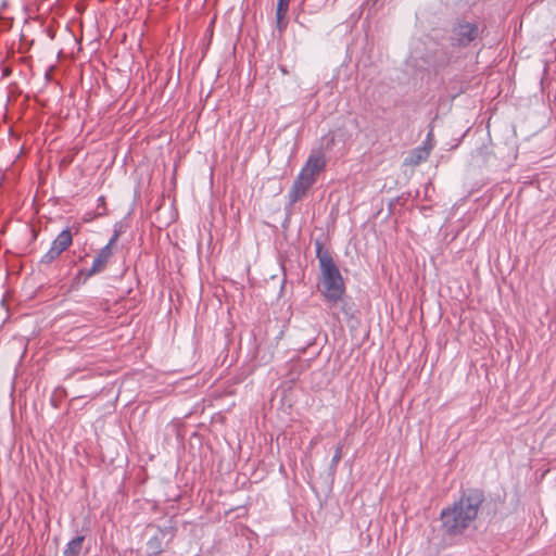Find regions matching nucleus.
<instances>
[{
  "label": "nucleus",
  "mask_w": 556,
  "mask_h": 556,
  "mask_svg": "<svg viewBox=\"0 0 556 556\" xmlns=\"http://www.w3.org/2000/svg\"><path fill=\"white\" fill-rule=\"evenodd\" d=\"M484 502V494L479 489L462 492L459 498L443 508L440 514L442 529L450 536L462 535L477 519Z\"/></svg>",
  "instance_id": "obj_1"
},
{
  "label": "nucleus",
  "mask_w": 556,
  "mask_h": 556,
  "mask_svg": "<svg viewBox=\"0 0 556 556\" xmlns=\"http://www.w3.org/2000/svg\"><path fill=\"white\" fill-rule=\"evenodd\" d=\"M326 166L327 159L321 151H313L308 155L290 189L289 200L291 203H296L305 197L307 190L317 181L318 175L325 170Z\"/></svg>",
  "instance_id": "obj_2"
},
{
  "label": "nucleus",
  "mask_w": 556,
  "mask_h": 556,
  "mask_svg": "<svg viewBox=\"0 0 556 556\" xmlns=\"http://www.w3.org/2000/svg\"><path fill=\"white\" fill-rule=\"evenodd\" d=\"M318 260L321 274V293L326 301L338 303L345 292V286L340 270L328 253L318 254Z\"/></svg>",
  "instance_id": "obj_3"
},
{
  "label": "nucleus",
  "mask_w": 556,
  "mask_h": 556,
  "mask_svg": "<svg viewBox=\"0 0 556 556\" xmlns=\"http://www.w3.org/2000/svg\"><path fill=\"white\" fill-rule=\"evenodd\" d=\"M118 232L115 231L111 237L110 241L106 245H104L96 255L92 265L87 274L88 277H91L98 273H101L105 269L108 263L110 262L113 255V249L118 240Z\"/></svg>",
  "instance_id": "obj_4"
},
{
  "label": "nucleus",
  "mask_w": 556,
  "mask_h": 556,
  "mask_svg": "<svg viewBox=\"0 0 556 556\" xmlns=\"http://www.w3.org/2000/svg\"><path fill=\"white\" fill-rule=\"evenodd\" d=\"M457 42L460 46H467L476 39L478 26L471 23H460L454 30Z\"/></svg>",
  "instance_id": "obj_5"
},
{
  "label": "nucleus",
  "mask_w": 556,
  "mask_h": 556,
  "mask_svg": "<svg viewBox=\"0 0 556 556\" xmlns=\"http://www.w3.org/2000/svg\"><path fill=\"white\" fill-rule=\"evenodd\" d=\"M432 146L428 142H425L422 146L414 149L409 155L405 160V164L410 166H417L421 162L426 161L430 155V151Z\"/></svg>",
  "instance_id": "obj_6"
},
{
  "label": "nucleus",
  "mask_w": 556,
  "mask_h": 556,
  "mask_svg": "<svg viewBox=\"0 0 556 556\" xmlns=\"http://www.w3.org/2000/svg\"><path fill=\"white\" fill-rule=\"evenodd\" d=\"M291 0H278L277 11H276V23L277 27L280 31L285 30L287 27V14L289 11Z\"/></svg>",
  "instance_id": "obj_7"
},
{
  "label": "nucleus",
  "mask_w": 556,
  "mask_h": 556,
  "mask_svg": "<svg viewBox=\"0 0 556 556\" xmlns=\"http://www.w3.org/2000/svg\"><path fill=\"white\" fill-rule=\"evenodd\" d=\"M73 243V236L68 229L62 230L52 242V247L56 248L60 253L67 250Z\"/></svg>",
  "instance_id": "obj_8"
},
{
  "label": "nucleus",
  "mask_w": 556,
  "mask_h": 556,
  "mask_svg": "<svg viewBox=\"0 0 556 556\" xmlns=\"http://www.w3.org/2000/svg\"><path fill=\"white\" fill-rule=\"evenodd\" d=\"M84 536H77L68 542L64 556H78L83 547Z\"/></svg>",
  "instance_id": "obj_9"
},
{
  "label": "nucleus",
  "mask_w": 556,
  "mask_h": 556,
  "mask_svg": "<svg viewBox=\"0 0 556 556\" xmlns=\"http://www.w3.org/2000/svg\"><path fill=\"white\" fill-rule=\"evenodd\" d=\"M62 253H60L56 248H53L51 245V248L49 249V251L43 255L42 257V262L45 263H51L52 261H54L55 258H58Z\"/></svg>",
  "instance_id": "obj_10"
},
{
  "label": "nucleus",
  "mask_w": 556,
  "mask_h": 556,
  "mask_svg": "<svg viewBox=\"0 0 556 556\" xmlns=\"http://www.w3.org/2000/svg\"><path fill=\"white\" fill-rule=\"evenodd\" d=\"M340 458H341V446H339V447L337 448V451H336V455H334V457H333V462H334V463H338V462L340 460Z\"/></svg>",
  "instance_id": "obj_11"
},
{
  "label": "nucleus",
  "mask_w": 556,
  "mask_h": 556,
  "mask_svg": "<svg viewBox=\"0 0 556 556\" xmlns=\"http://www.w3.org/2000/svg\"><path fill=\"white\" fill-rule=\"evenodd\" d=\"M99 201H100V203H103L104 202V197H100Z\"/></svg>",
  "instance_id": "obj_12"
}]
</instances>
